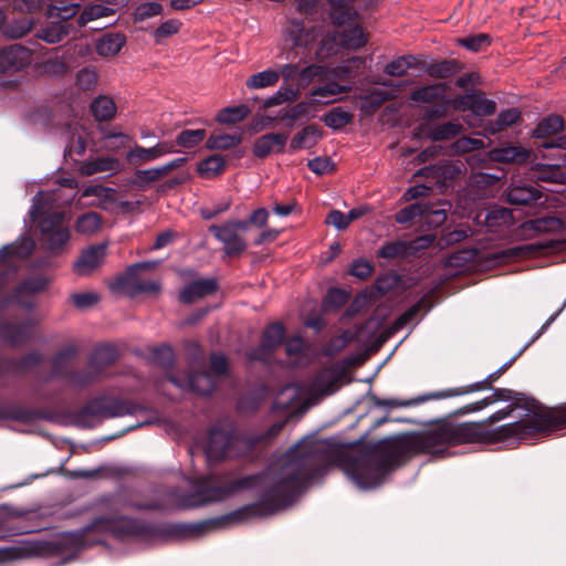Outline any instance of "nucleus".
Returning a JSON list of instances; mask_svg holds the SVG:
<instances>
[{
	"mask_svg": "<svg viewBox=\"0 0 566 566\" xmlns=\"http://www.w3.org/2000/svg\"><path fill=\"white\" fill-rule=\"evenodd\" d=\"M333 457L334 448L328 441L303 439L282 455L280 478L263 491L258 502L199 523L172 524L168 533L175 538L199 537L214 530L266 517L285 510L314 479L325 472Z\"/></svg>",
	"mask_w": 566,
	"mask_h": 566,
	"instance_id": "f257e3e1",
	"label": "nucleus"
},
{
	"mask_svg": "<svg viewBox=\"0 0 566 566\" xmlns=\"http://www.w3.org/2000/svg\"><path fill=\"white\" fill-rule=\"evenodd\" d=\"M171 525L160 526L128 516H99L85 527L76 532L62 533L52 541H35L23 546L12 547L10 556L22 558L75 554L84 548L104 544L106 534L118 541L150 542L160 537H174L168 533Z\"/></svg>",
	"mask_w": 566,
	"mask_h": 566,
	"instance_id": "f03ea898",
	"label": "nucleus"
},
{
	"mask_svg": "<svg viewBox=\"0 0 566 566\" xmlns=\"http://www.w3.org/2000/svg\"><path fill=\"white\" fill-rule=\"evenodd\" d=\"M419 454L440 457L430 429L381 439L348 459L346 470L360 488H376L391 471Z\"/></svg>",
	"mask_w": 566,
	"mask_h": 566,
	"instance_id": "7ed1b4c3",
	"label": "nucleus"
},
{
	"mask_svg": "<svg viewBox=\"0 0 566 566\" xmlns=\"http://www.w3.org/2000/svg\"><path fill=\"white\" fill-rule=\"evenodd\" d=\"M514 412L512 405H507L489 416L483 421L454 423L441 421L430 428L431 434L443 457L449 448L462 444H496L509 440L524 441L538 436L544 422H548L545 416L525 417L517 421L492 428V424L500 422Z\"/></svg>",
	"mask_w": 566,
	"mask_h": 566,
	"instance_id": "20e7f679",
	"label": "nucleus"
},
{
	"mask_svg": "<svg viewBox=\"0 0 566 566\" xmlns=\"http://www.w3.org/2000/svg\"><path fill=\"white\" fill-rule=\"evenodd\" d=\"M266 476V471L240 478H234L232 471L208 473L191 481L192 492L185 501L189 507L222 502L240 492L262 486Z\"/></svg>",
	"mask_w": 566,
	"mask_h": 566,
	"instance_id": "39448f33",
	"label": "nucleus"
},
{
	"mask_svg": "<svg viewBox=\"0 0 566 566\" xmlns=\"http://www.w3.org/2000/svg\"><path fill=\"white\" fill-rule=\"evenodd\" d=\"M243 444L248 447L247 437L240 433L234 422L219 420L209 428L203 451L209 462L219 463L241 458Z\"/></svg>",
	"mask_w": 566,
	"mask_h": 566,
	"instance_id": "423d86ee",
	"label": "nucleus"
},
{
	"mask_svg": "<svg viewBox=\"0 0 566 566\" xmlns=\"http://www.w3.org/2000/svg\"><path fill=\"white\" fill-rule=\"evenodd\" d=\"M148 408L130 399L98 396L86 401L76 412L78 421L86 422L92 419H112L124 416H133Z\"/></svg>",
	"mask_w": 566,
	"mask_h": 566,
	"instance_id": "0eeeda50",
	"label": "nucleus"
},
{
	"mask_svg": "<svg viewBox=\"0 0 566 566\" xmlns=\"http://www.w3.org/2000/svg\"><path fill=\"white\" fill-rule=\"evenodd\" d=\"M157 261H147L135 263L126 269V271L116 276L109 283V289L114 293L125 294L129 297H136L139 294H156L160 291V283L157 281L142 280L138 272L142 270H154Z\"/></svg>",
	"mask_w": 566,
	"mask_h": 566,
	"instance_id": "6e6552de",
	"label": "nucleus"
},
{
	"mask_svg": "<svg viewBox=\"0 0 566 566\" xmlns=\"http://www.w3.org/2000/svg\"><path fill=\"white\" fill-rule=\"evenodd\" d=\"M511 405L514 411L517 408H522L532 413L531 417L542 415L547 419H551L548 422H544L542 429L538 430V436L566 429V402L549 408L543 406L539 401L531 396L515 391V396Z\"/></svg>",
	"mask_w": 566,
	"mask_h": 566,
	"instance_id": "1a4fd4ad",
	"label": "nucleus"
},
{
	"mask_svg": "<svg viewBox=\"0 0 566 566\" xmlns=\"http://www.w3.org/2000/svg\"><path fill=\"white\" fill-rule=\"evenodd\" d=\"M503 375V373L497 369L494 373L490 374L485 379L481 381H476L467 386L455 387V388H449L440 391H436L432 394H429L424 397H420L416 399L415 401H399L396 399H377L376 405L377 406H386V407H405L410 406L412 402H423L429 399H444V398H451L455 396H463L468 394H472L475 391L492 389L493 384Z\"/></svg>",
	"mask_w": 566,
	"mask_h": 566,
	"instance_id": "9d476101",
	"label": "nucleus"
},
{
	"mask_svg": "<svg viewBox=\"0 0 566 566\" xmlns=\"http://www.w3.org/2000/svg\"><path fill=\"white\" fill-rule=\"evenodd\" d=\"M64 214L53 212L40 220L42 248L53 254H60L71 238L67 227L64 224Z\"/></svg>",
	"mask_w": 566,
	"mask_h": 566,
	"instance_id": "9b49d317",
	"label": "nucleus"
},
{
	"mask_svg": "<svg viewBox=\"0 0 566 566\" xmlns=\"http://www.w3.org/2000/svg\"><path fill=\"white\" fill-rule=\"evenodd\" d=\"M36 321L29 317L23 321H0V340L12 348L22 347L34 338Z\"/></svg>",
	"mask_w": 566,
	"mask_h": 566,
	"instance_id": "f8f14e48",
	"label": "nucleus"
},
{
	"mask_svg": "<svg viewBox=\"0 0 566 566\" xmlns=\"http://www.w3.org/2000/svg\"><path fill=\"white\" fill-rule=\"evenodd\" d=\"M558 248V241L546 240L544 242H535L524 245L511 247L507 249L490 252L486 260L495 265L506 264L511 261L530 256L534 253L547 250H555Z\"/></svg>",
	"mask_w": 566,
	"mask_h": 566,
	"instance_id": "ddd939ff",
	"label": "nucleus"
},
{
	"mask_svg": "<svg viewBox=\"0 0 566 566\" xmlns=\"http://www.w3.org/2000/svg\"><path fill=\"white\" fill-rule=\"evenodd\" d=\"M32 51L20 44H11L0 50V74H14L29 66Z\"/></svg>",
	"mask_w": 566,
	"mask_h": 566,
	"instance_id": "4468645a",
	"label": "nucleus"
},
{
	"mask_svg": "<svg viewBox=\"0 0 566 566\" xmlns=\"http://www.w3.org/2000/svg\"><path fill=\"white\" fill-rule=\"evenodd\" d=\"M209 232L223 243V253L228 258H239L247 250L245 240L228 222L211 224Z\"/></svg>",
	"mask_w": 566,
	"mask_h": 566,
	"instance_id": "2eb2a0df",
	"label": "nucleus"
},
{
	"mask_svg": "<svg viewBox=\"0 0 566 566\" xmlns=\"http://www.w3.org/2000/svg\"><path fill=\"white\" fill-rule=\"evenodd\" d=\"M453 106L455 109L471 111L478 116H490L496 111L495 102L486 98L481 91L457 96Z\"/></svg>",
	"mask_w": 566,
	"mask_h": 566,
	"instance_id": "dca6fc26",
	"label": "nucleus"
},
{
	"mask_svg": "<svg viewBox=\"0 0 566 566\" xmlns=\"http://www.w3.org/2000/svg\"><path fill=\"white\" fill-rule=\"evenodd\" d=\"M51 415L42 409H31L18 403L0 405V421L12 420L23 424H31L36 420H51Z\"/></svg>",
	"mask_w": 566,
	"mask_h": 566,
	"instance_id": "f3484780",
	"label": "nucleus"
},
{
	"mask_svg": "<svg viewBox=\"0 0 566 566\" xmlns=\"http://www.w3.org/2000/svg\"><path fill=\"white\" fill-rule=\"evenodd\" d=\"M219 284L217 279H199L186 284L178 294V301L181 304L190 305L198 300L205 298L217 293Z\"/></svg>",
	"mask_w": 566,
	"mask_h": 566,
	"instance_id": "a211bd4d",
	"label": "nucleus"
},
{
	"mask_svg": "<svg viewBox=\"0 0 566 566\" xmlns=\"http://www.w3.org/2000/svg\"><path fill=\"white\" fill-rule=\"evenodd\" d=\"M357 18L339 28L343 31H335L333 33V41L347 50H358L366 45L368 42V34L364 31L363 27L356 23Z\"/></svg>",
	"mask_w": 566,
	"mask_h": 566,
	"instance_id": "6ab92c4d",
	"label": "nucleus"
},
{
	"mask_svg": "<svg viewBox=\"0 0 566 566\" xmlns=\"http://www.w3.org/2000/svg\"><path fill=\"white\" fill-rule=\"evenodd\" d=\"M106 244H93L83 250L73 265V271L80 276L93 273L104 261Z\"/></svg>",
	"mask_w": 566,
	"mask_h": 566,
	"instance_id": "aec40b11",
	"label": "nucleus"
},
{
	"mask_svg": "<svg viewBox=\"0 0 566 566\" xmlns=\"http://www.w3.org/2000/svg\"><path fill=\"white\" fill-rule=\"evenodd\" d=\"M175 151L176 149L174 142L168 140L159 142L150 148H145L139 145H135L128 151L127 160L133 165H142Z\"/></svg>",
	"mask_w": 566,
	"mask_h": 566,
	"instance_id": "412c9836",
	"label": "nucleus"
},
{
	"mask_svg": "<svg viewBox=\"0 0 566 566\" xmlns=\"http://www.w3.org/2000/svg\"><path fill=\"white\" fill-rule=\"evenodd\" d=\"M80 353L76 344H67L50 358L51 374L53 377H60L66 380L67 375L73 370L71 364Z\"/></svg>",
	"mask_w": 566,
	"mask_h": 566,
	"instance_id": "4be33fe9",
	"label": "nucleus"
},
{
	"mask_svg": "<svg viewBox=\"0 0 566 566\" xmlns=\"http://www.w3.org/2000/svg\"><path fill=\"white\" fill-rule=\"evenodd\" d=\"M463 130V126L458 120H450L437 126L420 124L416 136H423L433 142H443L455 138Z\"/></svg>",
	"mask_w": 566,
	"mask_h": 566,
	"instance_id": "5701e85b",
	"label": "nucleus"
},
{
	"mask_svg": "<svg viewBox=\"0 0 566 566\" xmlns=\"http://www.w3.org/2000/svg\"><path fill=\"white\" fill-rule=\"evenodd\" d=\"M289 134L286 133H269L260 136L253 144V155L258 158H266L270 154L284 153Z\"/></svg>",
	"mask_w": 566,
	"mask_h": 566,
	"instance_id": "b1692460",
	"label": "nucleus"
},
{
	"mask_svg": "<svg viewBox=\"0 0 566 566\" xmlns=\"http://www.w3.org/2000/svg\"><path fill=\"white\" fill-rule=\"evenodd\" d=\"M505 200L512 206H528L542 197L541 190L533 185H515L514 182L504 192Z\"/></svg>",
	"mask_w": 566,
	"mask_h": 566,
	"instance_id": "393cba45",
	"label": "nucleus"
},
{
	"mask_svg": "<svg viewBox=\"0 0 566 566\" xmlns=\"http://www.w3.org/2000/svg\"><path fill=\"white\" fill-rule=\"evenodd\" d=\"M187 161L186 158H175L174 160L169 161L168 164L157 167V168H150V169H138L135 172V182L138 186H146L153 182H156L160 180L161 178L166 177L168 174H170L172 170L180 168L185 165Z\"/></svg>",
	"mask_w": 566,
	"mask_h": 566,
	"instance_id": "a878e982",
	"label": "nucleus"
},
{
	"mask_svg": "<svg viewBox=\"0 0 566 566\" xmlns=\"http://www.w3.org/2000/svg\"><path fill=\"white\" fill-rule=\"evenodd\" d=\"M119 358L118 348L112 344H98L91 352L87 363L90 367L97 368L102 374L104 370L115 364Z\"/></svg>",
	"mask_w": 566,
	"mask_h": 566,
	"instance_id": "bb28decb",
	"label": "nucleus"
},
{
	"mask_svg": "<svg viewBox=\"0 0 566 566\" xmlns=\"http://www.w3.org/2000/svg\"><path fill=\"white\" fill-rule=\"evenodd\" d=\"M521 228L523 232L534 234L559 232L564 228V221L555 216H544L523 222Z\"/></svg>",
	"mask_w": 566,
	"mask_h": 566,
	"instance_id": "cd10ccee",
	"label": "nucleus"
},
{
	"mask_svg": "<svg viewBox=\"0 0 566 566\" xmlns=\"http://www.w3.org/2000/svg\"><path fill=\"white\" fill-rule=\"evenodd\" d=\"M400 283L401 276L398 273H385L378 275L374 284L369 289H366V291L369 294V300L376 302L389 292L396 290Z\"/></svg>",
	"mask_w": 566,
	"mask_h": 566,
	"instance_id": "c85d7f7f",
	"label": "nucleus"
},
{
	"mask_svg": "<svg viewBox=\"0 0 566 566\" xmlns=\"http://www.w3.org/2000/svg\"><path fill=\"white\" fill-rule=\"evenodd\" d=\"M73 30H75L74 22L57 20L41 28L36 36L48 43L54 44L64 40Z\"/></svg>",
	"mask_w": 566,
	"mask_h": 566,
	"instance_id": "c756f323",
	"label": "nucleus"
},
{
	"mask_svg": "<svg viewBox=\"0 0 566 566\" xmlns=\"http://www.w3.org/2000/svg\"><path fill=\"white\" fill-rule=\"evenodd\" d=\"M322 135V128L317 124H310L293 136L290 143V150L296 151L303 148H311L317 144Z\"/></svg>",
	"mask_w": 566,
	"mask_h": 566,
	"instance_id": "7c9ffc66",
	"label": "nucleus"
},
{
	"mask_svg": "<svg viewBox=\"0 0 566 566\" xmlns=\"http://www.w3.org/2000/svg\"><path fill=\"white\" fill-rule=\"evenodd\" d=\"M448 90L449 85L447 83H434L415 88L410 94V98L420 103H436L446 98Z\"/></svg>",
	"mask_w": 566,
	"mask_h": 566,
	"instance_id": "2f4dec72",
	"label": "nucleus"
},
{
	"mask_svg": "<svg viewBox=\"0 0 566 566\" xmlns=\"http://www.w3.org/2000/svg\"><path fill=\"white\" fill-rule=\"evenodd\" d=\"M216 385V379L209 371H192L187 376L189 390L200 396H210Z\"/></svg>",
	"mask_w": 566,
	"mask_h": 566,
	"instance_id": "473e14b6",
	"label": "nucleus"
},
{
	"mask_svg": "<svg viewBox=\"0 0 566 566\" xmlns=\"http://www.w3.org/2000/svg\"><path fill=\"white\" fill-rule=\"evenodd\" d=\"M125 44L126 36L124 34L108 32L97 40L95 50L101 56L112 57L118 54Z\"/></svg>",
	"mask_w": 566,
	"mask_h": 566,
	"instance_id": "72a5a7b5",
	"label": "nucleus"
},
{
	"mask_svg": "<svg viewBox=\"0 0 566 566\" xmlns=\"http://www.w3.org/2000/svg\"><path fill=\"white\" fill-rule=\"evenodd\" d=\"M227 167L222 155H211L197 164V174L203 179H216L221 176Z\"/></svg>",
	"mask_w": 566,
	"mask_h": 566,
	"instance_id": "f704fd0d",
	"label": "nucleus"
},
{
	"mask_svg": "<svg viewBox=\"0 0 566 566\" xmlns=\"http://www.w3.org/2000/svg\"><path fill=\"white\" fill-rule=\"evenodd\" d=\"M530 178L537 181L560 184L564 172L559 165L535 164L530 169Z\"/></svg>",
	"mask_w": 566,
	"mask_h": 566,
	"instance_id": "c9c22d12",
	"label": "nucleus"
},
{
	"mask_svg": "<svg viewBox=\"0 0 566 566\" xmlns=\"http://www.w3.org/2000/svg\"><path fill=\"white\" fill-rule=\"evenodd\" d=\"M122 164L115 157H97L93 160H86L81 166V172L85 176H93L104 171H119Z\"/></svg>",
	"mask_w": 566,
	"mask_h": 566,
	"instance_id": "e433bc0d",
	"label": "nucleus"
},
{
	"mask_svg": "<svg viewBox=\"0 0 566 566\" xmlns=\"http://www.w3.org/2000/svg\"><path fill=\"white\" fill-rule=\"evenodd\" d=\"M492 158L500 163L523 164L530 158V151L522 146H507L492 150Z\"/></svg>",
	"mask_w": 566,
	"mask_h": 566,
	"instance_id": "4c0bfd02",
	"label": "nucleus"
},
{
	"mask_svg": "<svg viewBox=\"0 0 566 566\" xmlns=\"http://www.w3.org/2000/svg\"><path fill=\"white\" fill-rule=\"evenodd\" d=\"M117 111L114 99L106 95H99L91 103V113L97 122L111 120Z\"/></svg>",
	"mask_w": 566,
	"mask_h": 566,
	"instance_id": "58836bf2",
	"label": "nucleus"
},
{
	"mask_svg": "<svg viewBox=\"0 0 566 566\" xmlns=\"http://www.w3.org/2000/svg\"><path fill=\"white\" fill-rule=\"evenodd\" d=\"M565 120L560 115H548L544 117L533 130L535 139H545L564 129Z\"/></svg>",
	"mask_w": 566,
	"mask_h": 566,
	"instance_id": "ea45409f",
	"label": "nucleus"
},
{
	"mask_svg": "<svg viewBox=\"0 0 566 566\" xmlns=\"http://www.w3.org/2000/svg\"><path fill=\"white\" fill-rule=\"evenodd\" d=\"M48 279L44 276H31L21 281L12 291V296L20 300L25 295H34L46 290Z\"/></svg>",
	"mask_w": 566,
	"mask_h": 566,
	"instance_id": "a19ab883",
	"label": "nucleus"
},
{
	"mask_svg": "<svg viewBox=\"0 0 566 566\" xmlns=\"http://www.w3.org/2000/svg\"><path fill=\"white\" fill-rule=\"evenodd\" d=\"M103 374L97 368L87 365L86 369H73L66 380L73 386L86 388L101 380Z\"/></svg>",
	"mask_w": 566,
	"mask_h": 566,
	"instance_id": "79ce46f5",
	"label": "nucleus"
},
{
	"mask_svg": "<svg viewBox=\"0 0 566 566\" xmlns=\"http://www.w3.org/2000/svg\"><path fill=\"white\" fill-rule=\"evenodd\" d=\"M512 212L503 207H494L484 213L483 223L490 232H497V228L512 221Z\"/></svg>",
	"mask_w": 566,
	"mask_h": 566,
	"instance_id": "37998d69",
	"label": "nucleus"
},
{
	"mask_svg": "<svg viewBox=\"0 0 566 566\" xmlns=\"http://www.w3.org/2000/svg\"><path fill=\"white\" fill-rule=\"evenodd\" d=\"M462 70V64L457 60H442L432 62L427 66V73L433 78H448Z\"/></svg>",
	"mask_w": 566,
	"mask_h": 566,
	"instance_id": "c03bdc74",
	"label": "nucleus"
},
{
	"mask_svg": "<svg viewBox=\"0 0 566 566\" xmlns=\"http://www.w3.org/2000/svg\"><path fill=\"white\" fill-rule=\"evenodd\" d=\"M285 34L294 46H305L311 40V32L305 29L302 19H291L287 23Z\"/></svg>",
	"mask_w": 566,
	"mask_h": 566,
	"instance_id": "a18cd8bd",
	"label": "nucleus"
},
{
	"mask_svg": "<svg viewBox=\"0 0 566 566\" xmlns=\"http://www.w3.org/2000/svg\"><path fill=\"white\" fill-rule=\"evenodd\" d=\"M300 96V87L295 84L282 85L280 90L263 102V108H270L286 102H295Z\"/></svg>",
	"mask_w": 566,
	"mask_h": 566,
	"instance_id": "49530a36",
	"label": "nucleus"
},
{
	"mask_svg": "<svg viewBox=\"0 0 566 566\" xmlns=\"http://www.w3.org/2000/svg\"><path fill=\"white\" fill-rule=\"evenodd\" d=\"M242 143L241 134H211L206 142V147L210 150H228Z\"/></svg>",
	"mask_w": 566,
	"mask_h": 566,
	"instance_id": "de8ad7c7",
	"label": "nucleus"
},
{
	"mask_svg": "<svg viewBox=\"0 0 566 566\" xmlns=\"http://www.w3.org/2000/svg\"><path fill=\"white\" fill-rule=\"evenodd\" d=\"M280 80V72L276 70H265L250 75L245 85L250 90H259L269 86H274Z\"/></svg>",
	"mask_w": 566,
	"mask_h": 566,
	"instance_id": "09e8293b",
	"label": "nucleus"
},
{
	"mask_svg": "<svg viewBox=\"0 0 566 566\" xmlns=\"http://www.w3.org/2000/svg\"><path fill=\"white\" fill-rule=\"evenodd\" d=\"M354 116L342 107H334L323 116L324 124L335 130L343 129L352 123Z\"/></svg>",
	"mask_w": 566,
	"mask_h": 566,
	"instance_id": "8fccbe9b",
	"label": "nucleus"
},
{
	"mask_svg": "<svg viewBox=\"0 0 566 566\" xmlns=\"http://www.w3.org/2000/svg\"><path fill=\"white\" fill-rule=\"evenodd\" d=\"M285 332L284 325L280 322L269 324L262 333L261 343L276 350L283 343Z\"/></svg>",
	"mask_w": 566,
	"mask_h": 566,
	"instance_id": "3c124183",
	"label": "nucleus"
},
{
	"mask_svg": "<svg viewBox=\"0 0 566 566\" xmlns=\"http://www.w3.org/2000/svg\"><path fill=\"white\" fill-rule=\"evenodd\" d=\"M81 9L80 3L65 1H59L56 4H50L48 8V14L52 18H57L59 21L72 22V19L77 15Z\"/></svg>",
	"mask_w": 566,
	"mask_h": 566,
	"instance_id": "603ef678",
	"label": "nucleus"
},
{
	"mask_svg": "<svg viewBox=\"0 0 566 566\" xmlns=\"http://www.w3.org/2000/svg\"><path fill=\"white\" fill-rule=\"evenodd\" d=\"M377 256L387 260L406 259L409 255L407 241H390L382 244L378 250Z\"/></svg>",
	"mask_w": 566,
	"mask_h": 566,
	"instance_id": "864d4df0",
	"label": "nucleus"
},
{
	"mask_svg": "<svg viewBox=\"0 0 566 566\" xmlns=\"http://www.w3.org/2000/svg\"><path fill=\"white\" fill-rule=\"evenodd\" d=\"M521 119V113L517 108H510L506 111H502L496 119L486 127L491 134H496L505 128L516 124Z\"/></svg>",
	"mask_w": 566,
	"mask_h": 566,
	"instance_id": "5fc2aeb1",
	"label": "nucleus"
},
{
	"mask_svg": "<svg viewBox=\"0 0 566 566\" xmlns=\"http://www.w3.org/2000/svg\"><path fill=\"white\" fill-rule=\"evenodd\" d=\"M249 114L250 109L247 105L230 106L219 111L216 120L220 124H237L247 118Z\"/></svg>",
	"mask_w": 566,
	"mask_h": 566,
	"instance_id": "6e6d98bb",
	"label": "nucleus"
},
{
	"mask_svg": "<svg viewBox=\"0 0 566 566\" xmlns=\"http://www.w3.org/2000/svg\"><path fill=\"white\" fill-rule=\"evenodd\" d=\"M102 224L99 213L90 211L80 216L75 222V231L81 234H92L96 232Z\"/></svg>",
	"mask_w": 566,
	"mask_h": 566,
	"instance_id": "4d7b16f0",
	"label": "nucleus"
},
{
	"mask_svg": "<svg viewBox=\"0 0 566 566\" xmlns=\"http://www.w3.org/2000/svg\"><path fill=\"white\" fill-rule=\"evenodd\" d=\"M149 359L158 366L170 368L175 364V353L171 346L163 344L149 349Z\"/></svg>",
	"mask_w": 566,
	"mask_h": 566,
	"instance_id": "13d9d810",
	"label": "nucleus"
},
{
	"mask_svg": "<svg viewBox=\"0 0 566 566\" xmlns=\"http://www.w3.org/2000/svg\"><path fill=\"white\" fill-rule=\"evenodd\" d=\"M416 60V56L411 54L398 56L385 66L384 72L389 76H403L409 69L415 66Z\"/></svg>",
	"mask_w": 566,
	"mask_h": 566,
	"instance_id": "bf43d9fd",
	"label": "nucleus"
},
{
	"mask_svg": "<svg viewBox=\"0 0 566 566\" xmlns=\"http://www.w3.org/2000/svg\"><path fill=\"white\" fill-rule=\"evenodd\" d=\"M287 419L274 422L269 427V429L262 433L247 437L248 440V448L252 449L258 444H261L263 442H270L273 439H275L284 429L286 426Z\"/></svg>",
	"mask_w": 566,
	"mask_h": 566,
	"instance_id": "052dcab7",
	"label": "nucleus"
},
{
	"mask_svg": "<svg viewBox=\"0 0 566 566\" xmlns=\"http://www.w3.org/2000/svg\"><path fill=\"white\" fill-rule=\"evenodd\" d=\"M43 361V356L38 350H31L18 358H15L18 375L28 374L38 368Z\"/></svg>",
	"mask_w": 566,
	"mask_h": 566,
	"instance_id": "680f3d73",
	"label": "nucleus"
},
{
	"mask_svg": "<svg viewBox=\"0 0 566 566\" xmlns=\"http://www.w3.org/2000/svg\"><path fill=\"white\" fill-rule=\"evenodd\" d=\"M206 129L202 128L184 129L178 134L176 142L174 144L175 146L178 145L184 148H193L206 138Z\"/></svg>",
	"mask_w": 566,
	"mask_h": 566,
	"instance_id": "e2e57ef3",
	"label": "nucleus"
},
{
	"mask_svg": "<svg viewBox=\"0 0 566 566\" xmlns=\"http://www.w3.org/2000/svg\"><path fill=\"white\" fill-rule=\"evenodd\" d=\"M457 43L467 50L478 53L492 43V38L488 33H479L467 38L458 39Z\"/></svg>",
	"mask_w": 566,
	"mask_h": 566,
	"instance_id": "0e129e2a",
	"label": "nucleus"
},
{
	"mask_svg": "<svg viewBox=\"0 0 566 566\" xmlns=\"http://www.w3.org/2000/svg\"><path fill=\"white\" fill-rule=\"evenodd\" d=\"M426 212V203L415 202L402 209H400L396 216L395 220L399 224H407L412 222L416 218H419L421 222V216Z\"/></svg>",
	"mask_w": 566,
	"mask_h": 566,
	"instance_id": "69168bd1",
	"label": "nucleus"
},
{
	"mask_svg": "<svg viewBox=\"0 0 566 566\" xmlns=\"http://www.w3.org/2000/svg\"><path fill=\"white\" fill-rule=\"evenodd\" d=\"M349 300V293L340 287H332L324 297L323 305L327 310L338 311Z\"/></svg>",
	"mask_w": 566,
	"mask_h": 566,
	"instance_id": "338daca9",
	"label": "nucleus"
},
{
	"mask_svg": "<svg viewBox=\"0 0 566 566\" xmlns=\"http://www.w3.org/2000/svg\"><path fill=\"white\" fill-rule=\"evenodd\" d=\"M109 9L102 4H91L84 8L81 14L76 18V28L85 27L90 21L106 17Z\"/></svg>",
	"mask_w": 566,
	"mask_h": 566,
	"instance_id": "774afa93",
	"label": "nucleus"
}]
</instances>
